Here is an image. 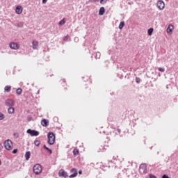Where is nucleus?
<instances>
[{"mask_svg":"<svg viewBox=\"0 0 178 178\" xmlns=\"http://www.w3.org/2000/svg\"><path fill=\"white\" fill-rule=\"evenodd\" d=\"M148 35H152V33H154V29L150 28L147 31Z\"/></svg>","mask_w":178,"mask_h":178,"instance_id":"aec40b11","label":"nucleus"},{"mask_svg":"<svg viewBox=\"0 0 178 178\" xmlns=\"http://www.w3.org/2000/svg\"><path fill=\"white\" fill-rule=\"evenodd\" d=\"M4 147L7 151H11V149L13 148V143H12V140L9 139L5 140Z\"/></svg>","mask_w":178,"mask_h":178,"instance_id":"f03ea898","label":"nucleus"},{"mask_svg":"<svg viewBox=\"0 0 178 178\" xmlns=\"http://www.w3.org/2000/svg\"><path fill=\"white\" fill-rule=\"evenodd\" d=\"M140 172L141 173H147V164L145 163H142L140 165Z\"/></svg>","mask_w":178,"mask_h":178,"instance_id":"20e7f679","label":"nucleus"},{"mask_svg":"<svg viewBox=\"0 0 178 178\" xmlns=\"http://www.w3.org/2000/svg\"><path fill=\"white\" fill-rule=\"evenodd\" d=\"M15 13L17 15H22L23 13V8L20 6H17L15 8Z\"/></svg>","mask_w":178,"mask_h":178,"instance_id":"9d476101","label":"nucleus"},{"mask_svg":"<svg viewBox=\"0 0 178 178\" xmlns=\"http://www.w3.org/2000/svg\"><path fill=\"white\" fill-rule=\"evenodd\" d=\"M22 92H23V90H22V88H19L17 90V94L18 95H20L22 94Z\"/></svg>","mask_w":178,"mask_h":178,"instance_id":"5701e85b","label":"nucleus"},{"mask_svg":"<svg viewBox=\"0 0 178 178\" xmlns=\"http://www.w3.org/2000/svg\"><path fill=\"white\" fill-rule=\"evenodd\" d=\"M64 40H67V38H65Z\"/></svg>","mask_w":178,"mask_h":178,"instance_id":"e433bc0d","label":"nucleus"},{"mask_svg":"<svg viewBox=\"0 0 178 178\" xmlns=\"http://www.w3.org/2000/svg\"><path fill=\"white\" fill-rule=\"evenodd\" d=\"M136 83H138H138H140V82L141 81V79H140V78H138V77H136Z\"/></svg>","mask_w":178,"mask_h":178,"instance_id":"c85d7f7f","label":"nucleus"},{"mask_svg":"<svg viewBox=\"0 0 178 178\" xmlns=\"http://www.w3.org/2000/svg\"><path fill=\"white\" fill-rule=\"evenodd\" d=\"M0 165H1V161H0Z\"/></svg>","mask_w":178,"mask_h":178,"instance_id":"4c0bfd02","label":"nucleus"},{"mask_svg":"<svg viewBox=\"0 0 178 178\" xmlns=\"http://www.w3.org/2000/svg\"><path fill=\"white\" fill-rule=\"evenodd\" d=\"M92 1H93V2H97V1H98L99 0H92Z\"/></svg>","mask_w":178,"mask_h":178,"instance_id":"f704fd0d","label":"nucleus"},{"mask_svg":"<svg viewBox=\"0 0 178 178\" xmlns=\"http://www.w3.org/2000/svg\"><path fill=\"white\" fill-rule=\"evenodd\" d=\"M108 2V0H100V3L102 5H104V3H106Z\"/></svg>","mask_w":178,"mask_h":178,"instance_id":"bb28decb","label":"nucleus"},{"mask_svg":"<svg viewBox=\"0 0 178 178\" xmlns=\"http://www.w3.org/2000/svg\"><path fill=\"white\" fill-rule=\"evenodd\" d=\"M8 112L10 114L15 113V108H13V107L8 108Z\"/></svg>","mask_w":178,"mask_h":178,"instance_id":"a211bd4d","label":"nucleus"},{"mask_svg":"<svg viewBox=\"0 0 178 178\" xmlns=\"http://www.w3.org/2000/svg\"><path fill=\"white\" fill-rule=\"evenodd\" d=\"M149 177L150 178H156V177H155V175H152V174L149 175Z\"/></svg>","mask_w":178,"mask_h":178,"instance_id":"7c9ffc66","label":"nucleus"},{"mask_svg":"<svg viewBox=\"0 0 178 178\" xmlns=\"http://www.w3.org/2000/svg\"><path fill=\"white\" fill-rule=\"evenodd\" d=\"M48 143L49 145H54L55 144V134L52 132H49L47 134Z\"/></svg>","mask_w":178,"mask_h":178,"instance_id":"f257e3e1","label":"nucleus"},{"mask_svg":"<svg viewBox=\"0 0 178 178\" xmlns=\"http://www.w3.org/2000/svg\"><path fill=\"white\" fill-rule=\"evenodd\" d=\"M10 90H12V86H6L5 88H4V91L6 92H10Z\"/></svg>","mask_w":178,"mask_h":178,"instance_id":"dca6fc26","label":"nucleus"},{"mask_svg":"<svg viewBox=\"0 0 178 178\" xmlns=\"http://www.w3.org/2000/svg\"><path fill=\"white\" fill-rule=\"evenodd\" d=\"M10 48L11 49H19V44L17 42H11L10 44Z\"/></svg>","mask_w":178,"mask_h":178,"instance_id":"9b49d317","label":"nucleus"},{"mask_svg":"<svg viewBox=\"0 0 178 178\" xmlns=\"http://www.w3.org/2000/svg\"><path fill=\"white\" fill-rule=\"evenodd\" d=\"M5 119V115H3L2 113H0V120H3Z\"/></svg>","mask_w":178,"mask_h":178,"instance_id":"393cba45","label":"nucleus"},{"mask_svg":"<svg viewBox=\"0 0 178 178\" xmlns=\"http://www.w3.org/2000/svg\"><path fill=\"white\" fill-rule=\"evenodd\" d=\"M34 144L35 145H36V147H38L40 145V142L38 141V140H35Z\"/></svg>","mask_w":178,"mask_h":178,"instance_id":"a878e982","label":"nucleus"},{"mask_svg":"<svg viewBox=\"0 0 178 178\" xmlns=\"http://www.w3.org/2000/svg\"><path fill=\"white\" fill-rule=\"evenodd\" d=\"M32 48L33 49H37L38 48V41L33 40L32 42Z\"/></svg>","mask_w":178,"mask_h":178,"instance_id":"4468645a","label":"nucleus"},{"mask_svg":"<svg viewBox=\"0 0 178 178\" xmlns=\"http://www.w3.org/2000/svg\"><path fill=\"white\" fill-rule=\"evenodd\" d=\"M31 156V153L30 152H26L25 154V158L26 161L30 159V156Z\"/></svg>","mask_w":178,"mask_h":178,"instance_id":"f3484780","label":"nucleus"},{"mask_svg":"<svg viewBox=\"0 0 178 178\" xmlns=\"http://www.w3.org/2000/svg\"><path fill=\"white\" fill-rule=\"evenodd\" d=\"M42 172V167L40 164H35L33 166V172L35 175H40Z\"/></svg>","mask_w":178,"mask_h":178,"instance_id":"7ed1b4c3","label":"nucleus"},{"mask_svg":"<svg viewBox=\"0 0 178 178\" xmlns=\"http://www.w3.org/2000/svg\"><path fill=\"white\" fill-rule=\"evenodd\" d=\"M41 124H42V126H43V127H47L48 126V124H49V120H48L47 119L42 120Z\"/></svg>","mask_w":178,"mask_h":178,"instance_id":"f8f14e48","label":"nucleus"},{"mask_svg":"<svg viewBox=\"0 0 178 178\" xmlns=\"http://www.w3.org/2000/svg\"><path fill=\"white\" fill-rule=\"evenodd\" d=\"M99 16H104L105 15V8L101 7L99 10Z\"/></svg>","mask_w":178,"mask_h":178,"instance_id":"2eb2a0df","label":"nucleus"},{"mask_svg":"<svg viewBox=\"0 0 178 178\" xmlns=\"http://www.w3.org/2000/svg\"><path fill=\"white\" fill-rule=\"evenodd\" d=\"M58 176L60 177H67V172H66V171H65V170L61 169L59 170Z\"/></svg>","mask_w":178,"mask_h":178,"instance_id":"423d86ee","label":"nucleus"},{"mask_svg":"<svg viewBox=\"0 0 178 178\" xmlns=\"http://www.w3.org/2000/svg\"><path fill=\"white\" fill-rule=\"evenodd\" d=\"M83 173V171L81 170H80L79 171V175H81Z\"/></svg>","mask_w":178,"mask_h":178,"instance_id":"2f4dec72","label":"nucleus"},{"mask_svg":"<svg viewBox=\"0 0 178 178\" xmlns=\"http://www.w3.org/2000/svg\"><path fill=\"white\" fill-rule=\"evenodd\" d=\"M173 29H175V26H173V25L172 24L168 25L167 28L168 34H172V33L173 32Z\"/></svg>","mask_w":178,"mask_h":178,"instance_id":"ddd939ff","label":"nucleus"},{"mask_svg":"<svg viewBox=\"0 0 178 178\" xmlns=\"http://www.w3.org/2000/svg\"><path fill=\"white\" fill-rule=\"evenodd\" d=\"M124 27V22H121L119 25L120 30H122Z\"/></svg>","mask_w":178,"mask_h":178,"instance_id":"4be33fe9","label":"nucleus"},{"mask_svg":"<svg viewBox=\"0 0 178 178\" xmlns=\"http://www.w3.org/2000/svg\"><path fill=\"white\" fill-rule=\"evenodd\" d=\"M2 149V144L0 143V151Z\"/></svg>","mask_w":178,"mask_h":178,"instance_id":"72a5a7b5","label":"nucleus"},{"mask_svg":"<svg viewBox=\"0 0 178 178\" xmlns=\"http://www.w3.org/2000/svg\"><path fill=\"white\" fill-rule=\"evenodd\" d=\"M43 147H44V149H46V151H47V152H49V154H52V150H51V149L48 148L47 147V145H44Z\"/></svg>","mask_w":178,"mask_h":178,"instance_id":"6ab92c4d","label":"nucleus"},{"mask_svg":"<svg viewBox=\"0 0 178 178\" xmlns=\"http://www.w3.org/2000/svg\"><path fill=\"white\" fill-rule=\"evenodd\" d=\"M73 154L74 155H79V150L78 149H74V151H73Z\"/></svg>","mask_w":178,"mask_h":178,"instance_id":"b1692460","label":"nucleus"},{"mask_svg":"<svg viewBox=\"0 0 178 178\" xmlns=\"http://www.w3.org/2000/svg\"><path fill=\"white\" fill-rule=\"evenodd\" d=\"M117 130H118V133H120V129H118Z\"/></svg>","mask_w":178,"mask_h":178,"instance_id":"c9c22d12","label":"nucleus"},{"mask_svg":"<svg viewBox=\"0 0 178 178\" xmlns=\"http://www.w3.org/2000/svg\"><path fill=\"white\" fill-rule=\"evenodd\" d=\"M70 173H72V175H70V178H74L77 176V170L76 168H72L70 170Z\"/></svg>","mask_w":178,"mask_h":178,"instance_id":"6e6552de","label":"nucleus"},{"mask_svg":"<svg viewBox=\"0 0 178 178\" xmlns=\"http://www.w3.org/2000/svg\"><path fill=\"white\" fill-rule=\"evenodd\" d=\"M13 154H17V149H15L13 151Z\"/></svg>","mask_w":178,"mask_h":178,"instance_id":"c756f323","label":"nucleus"},{"mask_svg":"<svg viewBox=\"0 0 178 178\" xmlns=\"http://www.w3.org/2000/svg\"><path fill=\"white\" fill-rule=\"evenodd\" d=\"M26 133H28V134H30L31 136H38V134H40V133L35 130H31V129H28Z\"/></svg>","mask_w":178,"mask_h":178,"instance_id":"0eeeda50","label":"nucleus"},{"mask_svg":"<svg viewBox=\"0 0 178 178\" xmlns=\"http://www.w3.org/2000/svg\"><path fill=\"white\" fill-rule=\"evenodd\" d=\"M65 23H66V20L64 18L58 22V24H59V26H63V24H65Z\"/></svg>","mask_w":178,"mask_h":178,"instance_id":"412c9836","label":"nucleus"},{"mask_svg":"<svg viewBox=\"0 0 178 178\" xmlns=\"http://www.w3.org/2000/svg\"><path fill=\"white\" fill-rule=\"evenodd\" d=\"M159 72H161L162 73H163V72H165V68L159 67Z\"/></svg>","mask_w":178,"mask_h":178,"instance_id":"cd10ccee","label":"nucleus"},{"mask_svg":"<svg viewBox=\"0 0 178 178\" xmlns=\"http://www.w3.org/2000/svg\"><path fill=\"white\" fill-rule=\"evenodd\" d=\"M5 104H6V106H15V102H13L10 99H8L6 101Z\"/></svg>","mask_w":178,"mask_h":178,"instance_id":"1a4fd4ad","label":"nucleus"},{"mask_svg":"<svg viewBox=\"0 0 178 178\" xmlns=\"http://www.w3.org/2000/svg\"><path fill=\"white\" fill-rule=\"evenodd\" d=\"M47 0H42V3H47Z\"/></svg>","mask_w":178,"mask_h":178,"instance_id":"473e14b6","label":"nucleus"},{"mask_svg":"<svg viewBox=\"0 0 178 178\" xmlns=\"http://www.w3.org/2000/svg\"><path fill=\"white\" fill-rule=\"evenodd\" d=\"M157 8L160 10H163V9H165V3L163 2V1H159L157 2Z\"/></svg>","mask_w":178,"mask_h":178,"instance_id":"39448f33","label":"nucleus"}]
</instances>
